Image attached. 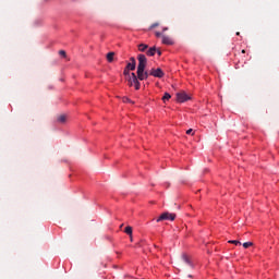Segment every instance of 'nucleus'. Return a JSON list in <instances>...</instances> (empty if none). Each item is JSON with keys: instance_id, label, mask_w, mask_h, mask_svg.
<instances>
[{"instance_id": "f257e3e1", "label": "nucleus", "mask_w": 279, "mask_h": 279, "mask_svg": "<svg viewBox=\"0 0 279 279\" xmlns=\"http://www.w3.org/2000/svg\"><path fill=\"white\" fill-rule=\"evenodd\" d=\"M128 85L130 87L134 86L135 90H141V82H138V75L133 72L129 77H126Z\"/></svg>"}, {"instance_id": "f03ea898", "label": "nucleus", "mask_w": 279, "mask_h": 279, "mask_svg": "<svg viewBox=\"0 0 279 279\" xmlns=\"http://www.w3.org/2000/svg\"><path fill=\"white\" fill-rule=\"evenodd\" d=\"M138 65H137V75L143 73L147 66V57L145 54H138L137 57Z\"/></svg>"}, {"instance_id": "7ed1b4c3", "label": "nucleus", "mask_w": 279, "mask_h": 279, "mask_svg": "<svg viewBox=\"0 0 279 279\" xmlns=\"http://www.w3.org/2000/svg\"><path fill=\"white\" fill-rule=\"evenodd\" d=\"M160 221H175V214H170L169 211H166L159 216V219H157V223H160Z\"/></svg>"}, {"instance_id": "20e7f679", "label": "nucleus", "mask_w": 279, "mask_h": 279, "mask_svg": "<svg viewBox=\"0 0 279 279\" xmlns=\"http://www.w3.org/2000/svg\"><path fill=\"white\" fill-rule=\"evenodd\" d=\"M191 99V96H189L185 92H180L177 94V101L179 104H184V101H189Z\"/></svg>"}, {"instance_id": "39448f33", "label": "nucleus", "mask_w": 279, "mask_h": 279, "mask_svg": "<svg viewBox=\"0 0 279 279\" xmlns=\"http://www.w3.org/2000/svg\"><path fill=\"white\" fill-rule=\"evenodd\" d=\"M149 75H151L153 77H165V72H162V69L158 68V69H151L149 72Z\"/></svg>"}, {"instance_id": "423d86ee", "label": "nucleus", "mask_w": 279, "mask_h": 279, "mask_svg": "<svg viewBox=\"0 0 279 279\" xmlns=\"http://www.w3.org/2000/svg\"><path fill=\"white\" fill-rule=\"evenodd\" d=\"M181 260L185 263V265H189V267H193V263L191 262V257H189V255L183 254L181 256Z\"/></svg>"}, {"instance_id": "0eeeda50", "label": "nucleus", "mask_w": 279, "mask_h": 279, "mask_svg": "<svg viewBox=\"0 0 279 279\" xmlns=\"http://www.w3.org/2000/svg\"><path fill=\"white\" fill-rule=\"evenodd\" d=\"M149 75H151V74H149V72L144 70L142 73L137 74V77H138L140 82H143V80H147V77H149Z\"/></svg>"}, {"instance_id": "6e6552de", "label": "nucleus", "mask_w": 279, "mask_h": 279, "mask_svg": "<svg viewBox=\"0 0 279 279\" xmlns=\"http://www.w3.org/2000/svg\"><path fill=\"white\" fill-rule=\"evenodd\" d=\"M162 45H173V39L169 36L162 35Z\"/></svg>"}, {"instance_id": "1a4fd4ad", "label": "nucleus", "mask_w": 279, "mask_h": 279, "mask_svg": "<svg viewBox=\"0 0 279 279\" xmlns=\"http://www.w3.org/2000/svg\"><path fill=\"white\" fill-rule=\"evenodd\" d=\"M156 51H157L156 46H154V47L149 48V49L146 51V54H147V56H156Z\"/></svg>"}, {"instance_id": "9d476101", "label": "nucleus", "mask_w": 279, "mask_h": 279, "mask_svg": "<svg viewBox=\"0 0 279 279\" xmlns=\"http://www.w3.org/2000/svg\"><path fill=\"white\" fill-rule=\"evenodd\" d=\"M58 123H66V116L61 114L57 118Z\"/></svg>"}, {"instance_id": "9b49d317", "label": "nucleus", "mask_w": 279, "mask_h": 279, "mask_svg": "<svg viewBox=\"0 0 279 279\" xmlns=\"http://www.w3.org/2000/svg\"><path fill=\"white\" fill-rule=\"evenodd\" d=\"M146 49H149V46L147 44H140L138 45V51L144 52Z\"/></svg>"}, {"instance_id": "f8f14e48", "label": "nucleus", "mask_w": 279, "mask_h": 279, "mask_svg": "<svg viewBox=\"0 0 279 279\" xmlns=\"http://www.w3.org/2000/svg\"><path fill=\"white\" fill-rule=\"evenodd\" d=\"M126 69L129 71H136V63H128Z\"/></svg>"}, {"instance_id": "ddd939ff", "label": "nucleus", "mask_w": 279, "mask_h": 279, "mask_svg": "<svg viewBox=\"0 0 279 279\" xmlns=\"http://www.w3.org/2000/svg\"><path fill=\"white\" fill-rule=\"evenodd\" d=\"M107 60H108V62H113V60H114V52H108L107 53Z\"/></svg>"}, {"instance_id": "4468645a", "label": "nucleus", "mask_w": 279, "mask_h": 279, "mask_svg": "<svg viewBox=\"0 0 279 279\" xmlns=\"http://www.w3.org/2000/svg\"><path fill=\"white\" fill-rule=\"evenodd\" d=\"M169 99H171V94L165 93V95L162 97V101H169Z\"/></svg>"}, {"instance_id": "2eb2a0df", "label": "nucleus", "mask_w": 279, "mask_h": 279, "mask_svg": "<svg viewBox=\"0 0 279 279\" xmlns=\"http://www.w3.org/2000/svg\"><path fill=\"white\" fill-rule=\"evenodd\" d=\"M123 75H125V80H128V77H130V75H132V73H130V70L128 68H125L123 71Z\"/></svg>"}, {"instance_id": "dca6fc26", "label": "nucleus", "mask_w": 279, "mask_h": 279, "mask_svg": "<svg viewBox=\"0 0 279 279\" xmlns=\"http://www.w3.org/2000/svg\"><path fill=\"white\" fill-rule=\"evenodd\" d=\"M124 232L129 234V236H132V227H125Z\"/></svg>"}, {"instance_id": "f3484780", "label": "nucleus", "mask_w": 279, "mask_h": 279, "mask_svg": "<svg viewBox=\"0 0 279 279\" xmlns=\"http://www.w3.org/2000/svg\"><path fill=\"white\" fill-rule=\"evenodd\" d=\"M252 245H254V243H252V242H244V243H243V247H244L245 250H247V247H252Z\"/></svg>"}, {"instance_id": "a211bd4d", "label": "nucleus", "mask_w": 279, "mask_h": 279, "mask_svg": "<svg viewBox=\"0 0 279 279\" xmlns=\"http://www.w3.org/2000/svg\"><path fill=\"white\" fill-rule=\"evenodd\" d=\"M229 243H231L232 245H241V241L239 240H230Z\"/></svg>"}, {"instance_id": "6ab92c4d", "label": "nucleus", "mask_w": 279, "mask_h": 279, "mask_svg": "<svg viewBox=\"0 0 279 279\" xmlns=\"http://www.w3.org/2000/svg\"><path fill=\"white\" fill-rule=\"evenodd\" d=\"M122 101H123L124 104H132V100H131L130 98H128V97H123V98H122Z\"/></svg>"}, {"instance_id": "aec40b11", "label": "nucleus", "mask_w": 279, "mask_h": 279, "mask_svg": "<svg viewBox=\"0 0 279 279\" xmlns=\"http://www.w3.org/2000/svg\"><path fill=\"white\" fill-rule=\"evenodd\" d=\"M160 23L156 22L149 27V29H155V27H158Z\"/></svg>"}, {"instance_id": "412c9836", "label": "nucleus", "mask_w": 279, "mask_h": 279, "mask_svg": "<svg viewBox=\"0 0 279 279\" xmlns=\"http://www.w3.org/2000/svg\"><path fill=\"white\" fill-rule=\"evenodd\" d=\"M59 54L62 56L63 58H66V51H64V50H60Z\"/></svg>"}, {"instance_id": "4be33fe9", "label": "nucleus", "mask_w": 279, "mask_h": 279, "mask_svg": "<svg viewBox=\"0 0 279 279\" xmlns=\"http://www.w3.org/2000/svg\"><path fill=\"white\" fill-rule=\"evenodd\" d=\"M155 36H156L157 38H160V36H161V38H162L163 35H162V33H160V32H156V33H155Z\"/></svg>"}, {"instance_id": "5701e85b", "label": "nucleus", "mask_w": 279, "mask_h": 279, "mask_svg": "<svg viewBox=\"0 0 279 279\" xmlns=\"http://www.w3.org/2000/svg\"><path fill=\"white\" fill-rule=\"evenodd\" d=\"M131 63L136 64V59H134V57L131 58Z\"/></svg>"}, {"instance_id": "b1692460", "label": "nucleus", "mask_w": 279, "mask_h": 279, "mask_svg": "<svg viewBox=\"0 0 279 279\" xmlns=\"http://www.w3.org/2000/svg\"><path fill=\"white\" fill-rule=\"evenodd\" d=\"M186 134H193V129L187 130Z\"/></svg>"}, {"instance_id": "393cba45", "label": "nucleus", "mask_w": 279, "mask_h": 279, "mask_svg": "<svg viewBox=\"0 0 279 279\" xmlns=\"http://www.w3.org/2000/svg\"><path fill=\"white\" fill-rule=\"evenodd\" d=\"M162 32H169V27H163Z\"/></svg>"}, {"instance_id": "a878e982", "label": "nucleus", "mask_w": 279, "mask_h": 279, "mask_svg": "<svg viewBox=\"0 0 279 279\" xmlns=\"http://www.w3.org/2000/svg\"><path fill=\"white\" fill-rule=\"evenodd\" d=\"M158 56H162V51L157 50Z\"/></svg>"}, {"instance_id": "bb28decb", "label": "nucleus", "mask_w": 279, "mask_h": 279, "mask_svg": "<svg viewBox=\"0 0 279 279\" xmlns=\"http://www.w3.org/2000/svg\"><path fill=\"white\" fill-rule=\"evenodd\" d=\"M240 35H241V33L238 32V33H236V36H240Z\"/></svg>"}, {"instance_id": "cd10ccee", "label": "nucleus", "mask_w": 279, "mask_h": 279, "mask_svg": "<svg viewBox=\"0 0 279 279\" xmlns=\"http://www.w3.org/2000/svg\"><path fill=\"white\" fill-rule=\"evenodd\" d=\"M131 236V241H134V239L132 238V235H130Z\"/></svg>"}, {"instance_id": "c85d7f7f", "label": "nucleus", "mask_w": 279, "mask_h": 279, "mask_svg": "<svg viewBox=\"0 0 279 279\" xmlns=\"http://www.w3.org/2000/svg\"><path fill=\"white\" fill-rule=\"evenodd\" d=\"M242 53H245V50H242Z\"/></svg>"}]
</instances>
